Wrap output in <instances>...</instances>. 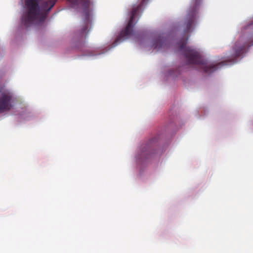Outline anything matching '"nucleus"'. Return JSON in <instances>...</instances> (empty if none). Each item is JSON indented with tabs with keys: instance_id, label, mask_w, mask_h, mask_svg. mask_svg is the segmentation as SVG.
Listing matches in <instances>:
<instances>
[{
	"instance_id": "nucleus-1",
	"label": "nucleus",
	"mask_w": 253,
	"mask_h": 253,
	"mask_svg": "<svg viewBox=\"0 0 253 253\" xmlns=\"http://www.w3.org/2000/svg\"><path fill=\"white\" fill-rule=\"evenodd\" d=\"M57 0H26V11L23 14L21 22L26 27L32 25L36 21L43 22L48 12Z\"/></svg>"
},
{
	"instance_id": "nucleus-5",
	"label": "nucleus",
	"mask_w": 253,
	"mask_h": 253,
	"mask_svg": "<svg viewBox=\"0 0 253 253\" xmlns=\"http://www.w3.org/2000/svg\"><path fill=\"white\" fill-rule=\"evenodd\" d=\"M14 100L12 92L8 90H0V112L10 110L13 106Z\"/></svg>"
},
{
	"instance_id": "nucleus-9",
	"label": "nucleus",
	"mask_w": 253,
	"mask_h": 253,
	"mask_svg": "<svg viewBox=\"0 0 253 253\" xmlns=\"http://www.w3.org/2000/svg\"><path fill=\"white\" fill-rule=\"evenodd\" d=\"M158 141L157 138H153L149 140L148 143L145 146H142L141 152L142 155H144L145 153H149L151 150V148L153 146L154 144Z\"/></svg>"
},
{
	"instance_id": "nucleus-2",
	"label": "nucleus",
	"mask_w": 253,
	"mask_h": 253,
	"mask_svg": "<svg viewBox=\"0 0 253 253\" xmlns=\"http://www.w3.org/2000/svg\"><path fill=\"white\" fill-rule=\"evenodd\" d=\"M187 40V38L186 40L180 41L178 43V48L179 50L183 51L189 64L199 65L207 73H211L216 70L219 67L227 64L225 61H222L217 64L211 63L207 65L206 61L201 57L199 52L190 47L186 46Z\"/></svg>"
},
{
	"instance_id": "nucleus-7",
	"label": "nucleus",
	"mask_w": 253,
	"mask_h": 253,
	"mask_svg": "<svg viewBox=\"0 0 253 253\" xmlns=\"http://www.w3.org/2000/svg\"><path fill=\"white\" fill-rule=\"evenodd\" d=\"M253 45V42H250L249 43H244L242 45H239V43L237 42L235 44L234 47L235 54L234 55V57L231 60H229V61L230 62L234 61L237 57H238L242 54L243 50H244L246 46H250Z\"/></svg>"
},
{
	"instance_id": "nucleus-6",
	"label": "nucleus",
	"mask_w": 253,
	"mask_h": 253,
	"mask_svg": "<svg viewBox=\"0 0 253 253\" xmlns=\"http://www.w3.org/2000/svg\"><path fill=\"white\" fill-rule=\"evenodd\" d=\"M201 1V0H194V3L188 11L185 23L186 26L184 29V32L185 33L190 32L192 27L195 23Z\"/></svg>"
},
{
	"instance_id": "nucleus-4",
	"label": "nucleus",
	"mask_w": 253,
	"mask_h": 253,
	"mask_svg": "<svg viewBox=\"0 0 253 253\" xmlns=\"http://www.w3.org/2000/svg\"><path fill=\"white\" fill-rule=\"evenodd\" d=\"M146 0H142L141 3L136 6H134L130 12V18L126 25V28L123 30L118 37L117 38L115 42H119L122 41L127 39L129 37L132 35L133 28L135 25L136 21H134L135 17L138 14V12L142 6L143 3Z\"/></svg>"
},
{
	"instance_id": "nucleus-8",
	"label": "nucleus",
	"mask_w": 253,
	"mask_h": 253,
	"mask_svg": "<svg viewBox=\"0 0 253 253\" xmlns=\"http://www.w3.org/2000/svg\"><path fill=\"white\" fill-rule=\"evenodd\" d=\"M167 42L166 38H165L163 36H160L154 41L153 46L154 48L160 49L166 45Z\"/></svg>"
},
{
	"instance_id": "nucleus-10",
	"label": "nucleus",
	"mask_w": 253,
	"mask_h": 253,
	"mask_svg": "<svg viewBox=\"0 0 253 253\" xmlns=\"http://www.w3.org/2000/svg\"><path fill=\"white\" fill-rule=\"evenodd\" d=\"M253 25V23L251 24H250V25L249 26V27H250L252 26Z\"/></svg>"
},
{
	"instance_id": "nucleus-3",
	"label": "nucleus",
	"mask_w": 253,
	"mask_h": 253,
	"mask_svg": "<svg viewBox=\"0 0 253 253\" xmlns=\"http://www.w3.org/2000/svg\"><path fill=\"white\" fill-rule=\"evenodd\" d=\"M71 6L76 8H82L84 17L83 24L81 30L82 36L86 35L91 28V20L90 19L89 6L91 4L90 0H68Z\"/></svg>"
}]
</instances>
